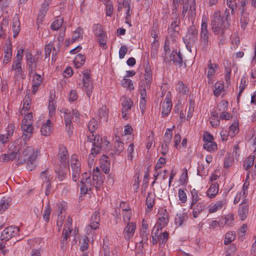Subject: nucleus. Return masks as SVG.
I'll list each match as a JSON object with an SVG mask.
<instances>
[{
	"mask_svg": "<svg viewBox=\"0 0 256 256\" xmlns=\"http://www.w3.org/2000/svg\"><path fill=\"white\" fill-rule=\"evenodd\" d=\"M230 20L229 10H224L223 16H221L220 10H217L213 13L212 20V30L214 34L218 36V45H223L226 43L225 30L228 28Z\"/></svg>",
	"mask_w": 256,
	"mask_h": 256,
	"instance_id": "obj_1",
	"label": "nucleus"
},
{
	"mask_svg": "<svg viewBox=\"0 0 256 256\" xmlns=\"http://www.w3.org/2000/svg\"><path fill=\"white\" fill-rule=\"evenodd\" d=\"M40 150L32 146H27L19 152L17 160L18 165H22L26 163V169L32 171L36 166L38 156L40 155Z\"/></svg>",
	"mask_w": 256,
	"mask_h": 256,
	"instance_id": "obj_2",
	"label": "nucleus"
},
{
	"mask_svg": "<svg viewBox=\"0 0 256 256\" xmlns=\"http://www.w3.org/2000/svg\"><path fill=\"white\" fill-rule=\"evenodd\" d=\"M92 30L94 34L98 38V42L100 46L104 49L106 48V43L107 42V36L104 32L102 26L100 24H94L92 26Z\"/></svg>",
	"mask_w": 256,
	"mask_h": 256,
	"instance_id": "obj_3",
	"label": "nucleus"
},
{
	"mask_svg": "<svg viewBox=\"0 0 256 256\" xmlns=\"http://www.w3.org/2000/svg\"><path fill=\"white\" fill-rule=\"evenodd\" d=\"M70 166L72 172V180L76 182L79 179L81 172V164L78 160V155L72 154L71 156Z\"/></svg>",
	"mask_w": 256,
	"mask_h": 256,
	"instance_id": "obj_4",
	"label": "nucleus"
},
{
	"mask_svg": "<svg viewBox=\"0 0 256 256\" xmlns=\"http://www.w3.org/2000/svg\"><path fill=\"white\" fill-rule=\"evenodd\" d=\"M208 40L209 37L208 30V24L206 22L204 21V20L202 19V23L201 24L200 34V44L199 46L204 50H206L207 48L208 44Z\"/></svg>",
	"mask_w": 256,
	"mask_h": 256,
	"instance_id": "obj_5",
	"label": "nucleus"
},
{
	"mask_svg": "<svg viewBox=\"0 0 256 256\" xmlns=\"http://www.w3.org/2000/svg\"><path fill=\"white\" fill-rule=\"evenodd\" d=\"M158 220L156 226L157 227V230H162L164 228L169 222V216L166 210L161 208L158 212Z\"/></svg>",
	"mask_w": 256,
	"mask_h": 256,
	"instance_id": "obj_6",
	"label": "nucleus"
},
{
	"mask_svg": "<svg viewBox=\"0 0 256 256\" xmlns=\"http://www.w3.org/2000/svg\"><path fill=\"white\" fill-rule=\"evenodd\" d=\"M19 228L16 226H10L4 228L2 232L0 238L2 240L8 241L12 238L19 234Z\"/></svg>",
	"mask_w": 256,
	"mask_h": 256,
	"instance_id": "obj_7",
	"label": "nucleus"
},
{
	"mask_svg": "<svg viewBox=\"0 0 256 256\" xmlns=\"http://www.w3.org/2000/svg\"><path fill=\"white\" fill-rule=\"evenodd\" d=\"M90 72L88 70H86L82 72L83 85L88 98H90L91 96L93 88V84L90 77Z\"/></svg>",
	"mask_w": 256,
	"mask_h": 256,
	"instance_id": "obj_8",
	"label": "nucleus"
},
{
	"mask_svg": "<svg viewBox=\"0 0 256 256\" xmlns=\"http://www.w3.org/2000/svg\"><path fill=\"white\" fill-rule=\"evenodd\" d=\"M58 156L60 162L59 165L64 168H68L69 155L67 148L65 146L63 145L60 146Z\"/></svg>",
	"mask_w": 256,
	"mask_h": 256,
	"instance_id": "obj_9",
	"label": "nucleus"
},
{
	"mask_svg": "<svg viewBox=\"0 0 256 256\" xmlns=\"http://www.w3.org/2000/svg\"><path fill=\"white\" fill-rule=\"evenodd\" d=\"M60 48V44H57L56 46L54 42H50V44H47L45 47V58L50 57L51 52L52 51V60L56 61V56L59 52Z\"/></svg>",
	"mask_w": 256,
	"mask_h": 256,
	"instance_id": "obj_10",
	"label": "nucleus"
},
{
	"mask_svg": "<svg viewBox=\"0 0 256 256\" xmlns=\"http://www.w3.org/2000/svg\"><path fill=\"white\" fill-rule=\"evenodd\" d=\"M100 222V214L95 212L92 215L90 218V224L86 228V232L88 234L92 233V230H94L99 228Z\"/></svg>",
	"mask_w": 256,
	"mask_h": 256,
	"instance_id": "obj_11",
	"label": "nucleus"
},
{
	"mask_svg": "<svg viewBox=\"0 0 256 256\" xmlns=\"http://www.w3.org/2000/svg\"><path fill=\"white\" fill-rule=\"evenodd\" d=\"M72 219L70 217H68L66 220V222L64 225V228L62 232V238L61 242V245L62 248H64L67 244L68 238L69 237L70 234L72 231Z\"/></svg>",
	"mask_w": 256,
	"mask_h": 256,
	"instance_id": "obj_12",
	"label": "nucleus"
},
{
	"mask_svg": "<svg viewBox=\"0 0 256 256\" xmlns=\"http://www.w3.org/2000/svg\"><path fill=\"white\" fill-rule=\"evenodd\" d=\"M40 178L42 180L44 184H45V194L48 196L50 194L51 188L50 180L52 178L51 172L48 170H44L41 172Z\"/></svg>",
	"mask_w": 256,
	"mask_h": 256,
	"instance_id": "obj_13",
	"label": "nucleus"
},
{
	"mask_svg": "<svg viewBox=\"0 0 256 256\" xmlns=\"http://www.w3.org/2000/svg\"><path fill=\"white\" fill-rule=\"evenodd\" d=\"M136 226L135 222H130L126 224V226L124 229L123 236L125 240H128L132 238L135 233Z\"/></svg>",
	"mask_w": 256,
	"mask_h": 256,
	"instance_id": "obj_14",
	"label": "nucleus"
},
{
	"mask_svg": "<svg viewBox=\"0 0 256 256\" xmlns=\"http://www.w3.org/2000/svg\"><path fill=\"white\" fill-rule=\"evenodd\" d=\"M20 150V148L19 146H16L13 152L10 154H4L0 156V160L2 162H8L10 160L18 158L19 152Z\"/></svg>",
	"mask_w": 256,
	"mask_h": 256,
	"instance_id": "obj_15",
	"label": "nucleus"
},
{
	"mask_svg": "<svg viewBox=\"0 0 256 256\" xmlns=\"http://www.w3.org/2000/svg\"><path fill=\"white\" fill-rule=\"evenodd\" d=\"M21 128L23 131L22 136L24 144L32 137L34 128L32 124L22 123Z\"/></svg>",
	"mask_w": 256,
	"mask_h": 256,
	"instance_id": "obj_16",
	"label": "nucleus"
},
{
	"mask_svg": "<svg viewBox=\"0 0 256 256\" xmlns=\"http://www.w3.org/2000/svg\"><path fill=\"white\" fill-rule=\"evenodd\" d=\"M208 72L207 74L208 83L211 84L212 83V78L215 73L218 70V66L216 64H212L210 60L208 64Z\"/></svg>",
	"mask_w": 256,
	"mask_h": 256,
	"instance_id": "obj_17",
	"label": "nucleus"
},
{
	"mask_svg": "<svg viewBox=\"0 0 256 256\" xmlns=\"http://www.w3.org/2000/svg\"><path fill=\"white\" fill-rule=\"evenodd\" d=\"M190 0H173L174 7L176 10L178 8V4H183V8L182 12V16L184 18L188 12Z\"/></svg>",
	"mask_w": 256,
	"mask_h": 256,
	"instance_id": "obj_18",
	"label": "nucleus"
},
{
	"mask_svg": "<svg viewBox=\"0 0 256 256\" xmlns=\"http://www.w3.org/2000/svg\"><path fill=\"white\" fill-rule=\"evenodd\" d=\"M172 104L171 100L166 96L162 104V117L167 116L171 111Z\"/></svg>",
	"mask_w": 256,
	"mask_h": 256,
	"instance_id": "obj_19",
	"label": "nucleus"
},
{
	"mask_svg": "<svg viewBox=\"0 0 256 256\" xmlns=\"http://www.w3.org/2000/svg\"><path fill=\"white\" fill-rule=\"evenodd\" d=\"M91 178L84 180L82 182H80L78 186L80 188V193L86 194L88 191H91L94 186L91 182Z\"/></svg>",
	"mask_w": 256,
	"mask_h": 256,
	"instance_id": "obj_20",
	"label": "nucleus"
},
{
	"mask_svg": "<svg viewBox=\"0 0 256 256\" xmlns=\"http://www.w3.org/2000/svg\"><path fill=\"white\" fill-rule=\"evenodd\" d=\"M140 236L142 238V240L140 242L144 243L146 242L148 240V236H149V230L148 229V224L144 219L142 220Z\"/></svg>",
	"mask_w": 256,
	"mask_h": 256,
	"instance_id": "obj_21",
	"label": "nucleus"
},
{
	"mask_svg": "<svg viewBox=\"0 0 256 256\" xmlns=\"http://www.w3.org/2000/svg\"><path fill=\"white\" fill-rule=\"evenodd\" d=\"M198 34V30L194 25L190 26L188 30L186 40H190L191 42H194L196 39Z\"/></svg>",
	"mask_w": 256,
	"mask_h": 256,
	"instance_id": "obj_22",
	"label": "nucleus"
},
{
	"mask_svg": "<svg viewBox=\"0 0 256 256\" xmlns=\"http://www.w3.org/2000/svg\"><path fill=\"white\" fill-rule=\"evenodd\" d=\"M226 199H222L211 204L208 208V212L210 214L215 213L217 211L222 210L226 204Z\"/></svg>",
	"mask_w": 256,
	"mask_h": 256,
	"instance_id": "obj_23",
	"label": "nucleus"
},
{
	"mask_svg": "<svg viewBox=\"0 0 256 256\" xmlns=\"http://www.w3.org/2000/svg\"><path fill=\"white\" fill-rule=\"evenodd\" d=\"M248 212V204L246 200H244L240 205L238 208V216L242 220H246Z\"/></svg>",
	"mask_w": 256,
	"mask_h": 256,
	"instance_id": "obj_24",
	"label": "nucleus"
},
{
	"mask_svg": "<svg viewBox=\"0 0 256 256\" xmlns=\"http://www.w3.org/2000/svg\"><path fill=\"white\" fill-rule=\"evenodd\" d=\"M88 140L92 143V146L96 148H102V138L100 136H94V134L88 136Z\"/></svg>",
	"mask_w": 256,
	"mask_h": 256,
	"instance_id": "obj_25",
	"label": "nucleus"
},
{
	"mask_svg": "<svg viewBox=\"0 0 256 256\" xmlns=\"http://www.w3.org/2000/svg\"><path fill=\"white\" fill-rule=\"evenodd\" d=\"M26 57L28 64L29 74L30 75L32 74L36 68L35 59L33 58L32 54L28 52L26 54Z\"/></svg>",
	"mask_w": 256,
	"mask_h": 256,
	"instance_id": "obj_26",
	"label": "nucleus"
},
{
	"mask_svg": "<svg viewBox=\"0 0 256 256\" xmlns=\"http://www.w3.org/2000/svg\"><path fill=\"white\" fill-rule=\"evenodd\" d=\"M32 74L33 75L32 76L33 77V79L32 82V92L33 94H35L38 91L40 86L41 85L42 82V78L40 75L36 73L33 72Z\"/></svg>",
	"mask_w": 256,
	"mask_h": 256,
	"instance_id": "obj_27",
	"label": "nucleus"
},
{
	"mask_svg": "<svg viewBox=\"0 0 256 256\" xmlns=\"http://www.w3.org/2000/svg\"><path fill=\"white\" fill-rule=\"evenodd\" d=\"M103 183L102 178L98 171H94L92 174V184L96 190H99Z\"/></svg>",
	"mask_w": 256,
	"mask_h": 256,
	"instance_id": "obj_28",
	"label": "nucleus"
},
{
	"mask_svg": "<svg viewBox=\"0 0 256 256\" xmlns=\"http://www.w3.org/2000/svg\"><path fill=\"white\" fill-rule=\"evenodd\" d=\"M72 116L71 112L67 109L64 111V121L66 128L68 133L72 132Z\"/></svg>",
	"mask_w": 256,
	"mask_h": 256,
	"instance_id": "obj_29",
	"label": "nucleus"
},
{
	"mask_svg": "<svg viewBox=\"0 0 256 256\" xmlns=\"http://www.w3.org/2000/svg\"><path fill=\"white\" fill-rule=\"evenodd\" d=\"M52 126L50 120H48L46 123L44 124L41 128L42 134L44 136H48L52 132Z\"/></svg>",
	"mask_w": 256,
	"mask_h": 256,
	"instance_id": "obj_30",
	"label": "nucleus"
},
{
	"mask_svg": "<svg viewBox=\"0 0 256 256\" xmlns=\"http://www.w3.org/2000/svg\"><path fill=\"white\" fill-rule=\"evenodd\" d=\"M48 4L45 2L42 6V7L39 11L38 18L36 20V23L40 24L42 22L43 18H44L47 10H48Z\"/></svg>",
	"mask_w": 256,
	"mask_h": 256,
	"instance_id": "obj_31",
	"label": "nucleus"
},
{
	"mask_svg": "<svg viewBox=\"0 0 256 256\" xmlns=\"http://www.w3.org/2000/svg\"><path fill=\"white\" fill-rule=\"evenodd\" d=\"M4 56L3 63L4 64H6L10 61L12 57V50L11 45L10 44H6L4 46Z\"/></svg>",
	"mask_w": 256,
	"mask_h": 256,
	"instance_id": "obj_32",
	"label": "nucleus"
},
{
	"mask_svg": "<svg viewBox=\"0 0 256 256\" xmlns=\"http://www.w3.org/2000/svg\"><path fill=\"white\" fill-rule=\"evenodd\" d=\"M170 60L172 61L176 64L178 65L181 66L182 64V54L180 52H178L176 51H172L170 55Z\"/></svg>",
	"mask_w": 256,
	"mask_h": 256,
	"instance_id": "obj_33",
	"label": "nucleus"
},
{
	"mask_svg": "<svg viewBox=\"0 0 256 256\" xmlns=\"http://www.w3.org/2000/svg\"><path fill=\"white\" fill-rule=\"evenodd\" d=\"M219 190L218 184L216 183L212 184L206 192L207 196L210 198H214L218 193Z\"/></svg>",
	"mask_w": 256,
	"mask_h": 256,
	"instance_id": "obj_34",
	"label": "nucleus"
},
{
	"mask_svg": "<svg viewBox=\"0 0 256 256\" xmlns=\"http://www.w3.org/2000/svg\"><path fill=\"white\" fill-rule=\"evenodd\" d=\"M205 207V205L202 202H198L196 206H194L192 209V216L194 218H197L202 213Z\"/></svg>",
	"mask_w": 256,
	"mask_h": 256,
	"instance_id": "obj_35",
	"label": "nucleus"
},
{
	"mask_svg": "<svg viewBox=\"0 0 256 256\" xmlns=\"http://www.w3.org/2000/svg\"><path fill=\"white\" fill-rule=\"evenodd\" d=\"M68 168L61 167L59 165L58 167L55 170V172L57 175L56 178L59 181H62L64 179L66 175V170Z\"/></svg>",
	"mask_w": 256,
	"mask_h": 256,
	"instance_id": "obj_36",
	"label": "nucleus"
},
{
	"mask_svg": "<svg viewBox=\"0 0 256 256\" xmlns=\"http://www.w3.org/2000/svg\"><path fill=\"white\" fill-rule=\"evenodd\" d=\"M85 60L86 57L84 55L78 54L74 60V64L76 68H80L84 64Z\"/></svg>",
	"mask_w": 256,
	"mask_h": 256,
	"instance_id": "obj_37",
	"label": "nucleus"
},
{
	"mask_svg": "<svg viewBox=\"0 0 256 256\" xmlns=\"http://www.w3.org/2000/svg\"><path fill=\"white\" fill-rule=\"evenodd\" d=\"M22 62L14 60V64L12 66V70L16 72L15 76L18 77L21 76L22 72Z\"/></svg>",
	"mask_w": 256,
	"mask_h": 256,
	"instance_id": "obj_38",
	"label": "nucleus"
},
{
	"mask_svg": "<svg viewBox=\"0 0 256 256\" xmlns=\"http://www.w3.org/2000/svg\"><path fill=\"white\" fill-rule=\"evenodd\" d=\"M188 14L189 16V19L191 21L194 20L196 16V6L194 4V1L190 0L189 8L188 10Z\"/></svg>",
	"mask_w": 256,
	"mask_h": 256,
	"instance_id": "obj_39",
	"label": "nucleus"
},
{
	"mask_svg": "<svg viewBox=\"0 0 256 256\" xmlns=\"http://www.w3.org/2000/svg\"><path fill=\"white\" fill-rule=\"evenodd\" d=\"M254 156L250 155L244 162L243 166L246 170H250V168L254 164Z\"/></svg>",
	"mask_w": 256,
	"mask_h": 256,
	"instance_id": "obj_40",
	"label": "nucleus"
},
{
	"mask_svg": "<svg viewBox=\"0 0 256 256\" xmlns=\"http://www.w3.org/2000/svg\"><path fill=\"white\" fill-rule=\"evenodd\" d=\"M188 216L186 214H177L174 220L176 225L178 226H181L183 222L188 220Z\"/></svg>",
	"mask_w": 256,
	"mask_h": 256,
	"instance_id": "obj_41",
	"label": "nucleus"
},
{
	"mask_svg": "<svg viewBox=\"0 0 256 256\" xmlns=\"http://www.w3.org/2000/svg\"><path fill=\"white\" fill-rule=\"evenodd\" d=\"M214 94L216 96H219L222 92L224 90V84L222 82H217L214 84Z\"/></svg>",
	"mask_w": 256,
	"mask_h": 256,
	"instance_id": "obj_42",
	"label": "nucleus"
},
{
	"mask_svg": "<svg viewBox=\"0 0 256 256\" xmlns=\"http://www.w3.org/2000/svg\"><path fill=\"white\" fill-rule=\"evenodd\" d=\"M64 22L63 18L60 16H58L52 22L50 26V28L52 30H57L62 26Z\"/></svg>",
	"mask_w": 256,
	"mask_h": 256,
	"instance_id": "obj_43",
	"label": "nucleus"
},
{
	"mask_svg": "<svg viewBox=\"0 0 256 256\" xmlns=\"http://www.w3.org/2000/svg\"><path fill=\"white\" fill-rule=\"evenodd\" d=\"M249 22L248 14L246 12H242L240 20V26L242 28L245 29Z\"/></svg>",
	"mask_w": 256,
	"mask_h": 256,
	"instance_id": "obj_44",
	"label": "nucleus"
},
{
	"mask_svg": "<svg viewBox=\"0 0 256 256\" xmlns=\"http://www.w3.org/2000/svg\"><path fill=\"white\" fill-rule=\"evenodd\" d=\"M122 218L123 222L125 224H128V222H130V220L132 216V212L130 210V208H124L122 210Z\"/></svg>",
	"mask_w": 256,
	"mask_h": 256,
	"instance_id": "obj_45",
	"label": "nucleus"
},
{
	"mask_svg": "<svg viewBox=\"0 0 256 256\" xmlns=\"http://www.w3.org/2000/svg\"><path fill=\"white\" fill-rule=\"evenodd\" d=\"M101 148H92L91 150V152L89 154L88 159V164H92L94 160V158L95 156H96L100 152V150H101Z\"/></svg>",
	"mask_w": 256,
	"mask_h": 256,
	"instance_id": "obj_46",
	"label": "nucleus"
},
{
	"mask_svg": "<svg viewBox=\"0 0 256 256\" xmlns=\"http://www.w3.org/2000/svg\"><path fill=\"white\" fill-rule=\"evenodd\" d=\"M239 128L237 124H233L229 126L228 134L231 138L234 137L238 132Z\"/></svg>",
	"mask_w": 256,
	"mask_h": 256,
	"instance_id": "obj_47",
	"label": "nucleus"
},
{
	"mask_svg": "<svg viewBox=\"0 0 256 256\" xmlns=\"http://www.w3.org/2000/svg\"><path fill=\"white\" fill-rule=\"evenodd\" d=\"M192 194V202L190 204V208H192V206L196 204H198V202L200 200L199 196L198 194V192L194 188L192 189L191 191Z\"/></svg>",
	"mask_w": 256,
	"mask_h": 256,
	"instance_id": "obj_48",
	"label": "nucleus"
},
{
	"mask_svg": "<svg viewBox=\"0 0 256 256\" xmlns=\"http://www.w3.org/2000/svg\"><path fill=\"white\" fill-rule=\"evenodd\" d=\"M235 233L233 232H228L225 236V238L224 243L225 245L230 244L235 239Z\"/></svg>",
	"mask_w": 256,
	"mask_h": 256,
	"instance_id": "obj_49",
	"label": "nucleus"
},
{
	"mask_svg": "<svg viewBox=\"0 0 256 256\" xmlns=\"http://www.w3.org/2000/svg\"><path fill=\"white\" fill-rule=\"evenodd\" d=\"M203 147L206 150L212 152H214L217 149V144L215 142H212L205 143Z\"/></svg>",
	"mask_w": 256,
	"mask_h": 256,
	"instance_id": "obj_50",
	"label": "nucleus"
},
{
	"mask_svg": "<svg viewBox=\"0 0 256 256\" xmlns=\"http://www.w3.org/2000/svg\"><path fill=\"white\" fill-rule=\"evenodd\" d=\"M121 84L124 88H126L130 90L134 89V86L132 80L124 78L121 80Z\"/></svg>",
	"mask_w": 256,
	"mask_h": 256,
	"instance_id": "obj_51",
	"label": "nucleus"
},
{
	"mask_svg": "<svg viewBox=\"0 0 256 256\" xmlns=\"http://www.w3.org/2000/svg\"><path fill=\"white\" fill-rule=\"evenodd\" d=\"M133 102L130 98H126L124 102H122V110L128 111L130 110L132 106Z\"/></svg>",
	"mask_w": 256,
	"mask_h": 256,
	"instance_id": "obj_52",
	"label": "nucleus"
},
{
	"mask_svg": "<svg viewBox=\"0 0 256 256\" xmlns=\"http://www.w3.org/2000/svg\"><path fill=\"white\" fill-rule=\"evenodd\" d=\"M172 129L168 128L166 129L164 136V140L162 142V143L170 144L171 142L172 138Z\"/></svg>",
	"mask_w": 256,
	"mask_h": 256,
	"instance_id": "obj_53",
	"label": "nucleus"
},
{
	"mask_svg": "<svg viewBox=\"0 0 256 256\" xmlns=\"http://www.w3.org/2000/svg\"><path fill=\"white\" fill-rule=\"evenodd\" d=\"M180 24V20L178 18H175L174 20L172 22L170 26L168 27V30H177L178 32L180 30L179 25Z\"/></svg>",
	"mask_w": 256,
	"mask_h": 256,
	"instance_id": "obj_54",
	"label": "nucleus"
},
{
	"mask_svg": "<svg viewBox=\"0 0 256 256\" xmlns=\"http://www.w3.org/2000/svg\"><path fill=\"white\" fill-rule=\"evenodd\" d=\"M108 110L106 106H102L98 112V114L100 118L106 119L108 116Z\"/></svg>",
	"mask_w": 256,
	"mask_h": 256,
	"instance_id": "obj_55",
	"label": "nucleus"
},
{
	"mask_svg": "<svg viewBox=\"0 0 256 256\" xmlns=\"http://www.w3.org/2000/svg\"><path fill=\"white\" fill-rule=\"evenodd\" d=\"M83 32H84L82 28H78L73 34L72 36L73 41H76L79 38H82Z\"/></svg>",
	"mask_w": 256,
	"mask_h": 256,
	"instance_id": "obj_56",
	"label": "nucleus"
},
{
	"mask_svg": "<svg viewBox=\"0 0 256 256\" xmlns=\"http://www.w3.org/2000/svg\"><path fill=\"white\" fill-rule=\"evenodd\" d=\"M146 204L148 208L149 209V210H147V211L150 212L154 204V198L152 194H148L146 200Z\"/></svg>",
	"mask_w": 256,
	"mask_h": 256,
	"instance_id": "obj_57",
	"label": "nucleus"
},
{
	"mask_svg": "<svg viewBox=\"0 0 256 256\" xmlns=\"http://www.w3.org/2000/svg\"><path fill=\"white\" fill-rule=\"evenodd\" d=\"M48 110H49V114L52 116L54 114L56 110V104L54 100L52 99L51 96L49 100V104H48Z\"/></svg>",
	"mask_w": 256,
	"mask_h": 256,
	"instance_id": "obj_58",
	"label": "nucleus"
},
{
	"mask_svg": "<svg viewBox=\"0 0 256 256\" xmlns=\"http://www.w3.org/2000/svg\"><path fill=\"white\" fill-rule=\"evenodd\" d=\"M114 152L116 154H119L124 150V144L122 142H120L116 140L114 142Z\"/></svg>",
	"mask_w": 256,
	"mask_h": 256,
	"instance_id": "obj_59",
	"label": "nucleus"
},
{
	"mask_svg": "<svg viewBox=\"0 0 256 256\" xmlns=\"http://www.w3.org/2000/svg\"><path fill=\"white\" fill-rule=\"evenodd\" d=\"M246 79L245 77H242L241 78L240 83V91L237 96V100H239L241 94L243 92L246 86Z\"/></svg>",
	"mask_w": 256,
	"mask_h": 256,
	"instance_id": "obj_60",
	"label": "nucleus"
},
{
	"mask_svg": "<svg viewBox=\"0 0 256 256\" xmlns=\"http://www.w3.org/2000/svg\"><path fill=\"white\" fill-rule=\"evenodd\" d=\"M104 4L106 6V15L110 16L113 12V6L112 2L108 0L106 1Z\"/></svg>",
	"mask_w": 256,
	"mask_h": 256,
	"instance_id": "obj_61",
	"label": "nucleus"
},
{
	"mask_svg": "<svg viewBox=\"0 0 256 256\" xmlns=\"http://www.w3.org/2000/svg\"><path fill=\"white\" fill-rule=\"evenodd\" d=\"M88 128L89 131L92 134L98 128L97 122L95 119L92 118L91 120L88 124Z\"/></svg>",
	"mask_w": 256,
	"mask_h": 256,
	"instance_id": "obj_62",
	"label": "nucleus"
},
{
	"mask_svg": "<svg viewBox=\"0 0 256 256\" xmlns=\"http://www.w3.org/2000/svg\"><path fill=\"white\" fill-rule=\"evenodd\" d=\"M9 206V203L7 200L3 198L0 201V213L2 214Z\"/></svg>",
	"mask_w": 256,
	"mask_h": 256,
	"instance_id": "obj_63",
	"label": "nucleus"
},
{
	"mask_svg": "<svg viewBox=\"0 0 256 256\" xmlns=\"http://www.w3.org/2000/svg\"><path fill=\"white\" fill-rule=\"evenodd\" d=\"M178 198L181 202L184 204L187 200V196L184 190L180 188L178 190Z\"/></svg>",
	"mask_w": 256,
	"mask_h": 256,
	"instance_id": "obj_64",
	"label": "nucleus"
}]
</instances>
